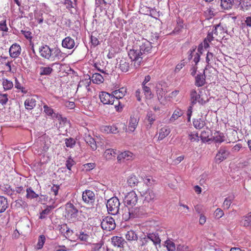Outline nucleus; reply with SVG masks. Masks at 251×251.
<instances>
[{"mask_svg":"<svg viewBox=\"0 0 251 251\" xmlns=\"http://www.w3.org/2000/svg\"><path fill=\"white\" fill-rule=\"evenodd\" d=\"M40 55L45 59L50 61L59 60L64 57V53L58 48L51 49L48 45H44L39 49Z\"/></svg>","mask_w":251,"mask_h":251,"instance_id":"nucleus-1","label":"nucleus"},{"mask_svg":"<svg viewBox=\"0 0 251 251\" xmlns=\"http://www.w3.org/2000/svg\"><path fill=\"white\" fill-rule=\"evenodd\" d=\"M144 52H142L137 47H134L133 49L128 51V55L130 59V61L133 64L135 68H139L143 62L144 56Z\"/></svg>","mask_w":251,"mask_h":251,"instance_id":"nucleus-2","label":"nucleus"},{"mask_svg":"<svg viewBox=\"0 0 251 251\" xmlns=\"http://www.w3.org/2000/svg\"><path fill=\"white\" fill-rule=\"evenodd\" d=\"M158 36H155L153 39H152V42H150L148 40L141 38V39L136 41L137 47H138L142 52H144V54L148 53L151 52L153 45H158L157 40Z\"/></svg>","mask_w":251,"mask_h":251,"instance_id":"nucleus-3","label":"nucleus"},{"mask_svg":"<svg viewBox=\"0 0 251 251\" xmlns=\"http://www.w3.org/2000/svg\"><path fill=\"white\" fill-rule=\"evenodd\" d=\"M127 89L125 87H122L118 90L113 91L112 94L115 98V104L114 107L117 112H121L124 108V105L119 100L122 99L126 94Z\"/></svg>","mask_w":251,"mask_h":251,"instance_id":"nucleus-4","label":"nucleus"},{"mask_svg":"<svg viewBox=\"0 0 251 251\" xmlns=\"http://www.w3.org/2000/svg\"><path fill=\"white\" fill-rule=\"evenodd\" d=\"M123 218L127 220L140 215L139 208L133 205H125L122 208Z\"/></svg>","mask_w":251,"mask_h":251,"instance_id":"nucleus-5","label":"nucleus"},{"mask_svg":"<svg viewBox=\"0 0 251 251\" xmlns=\"http://www.w3.org/2000/svg\"><path fill=\"white\" fill-rule=\"evenodd\" d=\"M99 98L100 102L104 105H114L115 104V98L112 94H111L106 92H100L99 94Z\"/></svg>","mask_w":251,"mask_h":251,"instance_id":"nucleus-6","label":"nucleus"},{"mask_svg":"<svg viewBox=\"0 0 251 251\" xmlns=\"http://www.w3.org/2000/svg\"><path fill=\"white\" fill-rule=\"evenodd\" d=\"M230 155V152L227 149L226 147H221L218 150L216 156L215 161L216 163H219L223 161L226 159Z\"/></svg>","mask_w":251,"mask_h":251,"instance_id":"nucleus-7","label":"nucleus"},{"mask_svg":"<svg viewBox=\"0 0 251 251\" xmlns=\"http://www.w3.org/2000/svg\"><path fill=\"white\" fill-rule=\"evenodd\" d=\"M101 228L107 231H111L115 228L116 224L115 220L111 217H106L102 219L101 222Z\"/></svg>","mask_w":251,"mask_h":251,"instance_id":"nucleus-8","label":"nucleus"},{"mask_svg":"<svg viewBox=\"0 0 251 251\" xmlns=\"http://www.w3.org/2000/svg\"><path fill=\"white\" fill-rule=\"evenodd\" d=\"M190 100L191 105H194L197 102L203 104L206 100L201 97L200 94L197 93L195 89H192L190 92Z\"/></svg>","mask_w":251,"mask_h":251,"instance_id":"nucleus-9","label":"nucleus"},{"mask_svg":"<svg viewBox=\"0 0 251 251\" xmlns=\"http://www.w3.org/2000/svg\"><path fill=\"white\" fill-rule=\"evenodd\" d=\"M91 83V77L88 76V78L82 79L79 82L76 93H78L82 91L89 92L91 91L90 85Z\"/></svg>","mask_w":251,"mask_h":251,"instance_id":"nucleus-10","label":"nucleus"},{"mask_svg":"<svg viewBox=\"0 0 251 251\" xmlns=\"http://www.w3.org/2000/svg\"><path fill=\"white\" fill-rule=\"evenodd\" d=\"M135 155L129 151H125L120 153L118 155L117 159L118 162L120 163L124 162L126 161H131L134 159Z\"/></svg>","mask_w":251,"mask_h":251,"instance_id":"nucleus-11","label":"nucleus"},{"mask_svg":"<svg viewBox=\"0 0 251 251\" xmlns=\"http://www.w3.org/2000/svg\"><path fill=\"white\" fill-rule=\"evenodd\" d=\"M240 225L246 229H251V212L241 217Z\"/></svg>","mask_w":251,"mask_h":251,"instance_id":"nucleus-12","label":"nucleus"},{"mask_svg":"<svg viewBox=\"0 0 251 251\" xmlns=\"http://www.w3.org/2000/svg\"><path fill=\"white\" fill-rule=\"evenodd\" d=\"M138 201L137 195L134 191H131L128 193L125 198V202L126 204H136L138 202Z\"/></svg>","mask_w":251,"mask_h":251,"instance_id":"nucleus-13","label":"nucleus"},{"mask_svg":"<svg viewBox=\"0 0 251 251\" xmlns=\"http://www.w3.org/2000/svg\"><path fill=\"white\" fill-rule=\"evenodd\" d=\"M21 52V48L19 45L17 43L13 44L9 50L10 56L13 58L18 57Z\"/></svg>","mask_w":251,"mask_h":251,"instance_id":"nucleus-14","label":"nucleus"},{"mask_svg":"<svg viewBox=\"0 0 251 251\" xmlns=\"http://www.w3.org/2000/svg\"><path fill=\"white\" fill-rule=\"evenodd\" d=\"M82 197L83 201L86 203H92L95 201V194L91 190H86L83 192Z\"/></svg>","mask_w":251,"mask_h":251,"instance_id":"nucleus-15","label":"nucleus"},{"mask_svg":"<svg viewBox=\"0 0 251 251\" xmlns=\"http://www.w3.org/2000/svg\"><path fill=\"white\" fill-rule=\"evenodd\" d=\"M61 45L63 48L70 50L75 47V43L73 38L67 36L62 40Z\"/></svg>","mask_w":251,"mask_h":251,"instance_id":"nucleus-16","label":"nucleus"},{"mask_svg":"<svg viewBox=\"0 0 251 251\" xmlns=\"http://www.w3.org/2000/svg\"><path fill=\"white\" fill-rule=\"evenodd\" d=\"M139 119L135 116H131L129 121L128 130L130 132H134L137 127Z\"/></svg>","mask_w":251,"mask_h":251,"instance_id":"nucleus-17","label":"nucleus"},{"mask_svg":"<svg viewBox=\"0 0 251 251\" xmlns=\"http://www.w3.org/2000/svg\"><path fill=\"white\" fill-rule=\"evenodd\" d=\"M207 76V70L204 71V74L198 75L195 77V84L197 87H201L205 84V78Z\"/></svg>","mask_w":251,"mask_h":251,"instance_id":"nucleus-18","label":"nucleus"},{"mask_svg":"<svg viewBox=\"0 0 251 251\" xmlns=\"http://www.w3.org/2000/svg\"><path fill=\"white\" fill-rule=\"evenodd\" d=\"M213 35V34L212 32L208 33L207 37L205 38L203 43L199 45L198 47L199 51H201L202 47H204L205 49H207L210 47L209 43L213 41L214 38Z\"/></svg>","mask_w":251,"mask_h":251,"instance_id":"nucleus-19","label":"nucleus"},{"mask_svg":"<svg viewBox=\"0 0 251 251\" xmlns=\"http://www.w3.org/2000/svg\"><path fill=\"white\" fill-rule=\"evenodd\" d=\"M131 65L130 64V61L126 58H122L120 61L119 68L123 72H128Z\"/></svg>","mask_w":251,"mask_h":251,"instance_id":"nucleus-20","label":"nucleus"},{"mask_svg":"<svg viewBox=\"0 0 251 251\" xmlns=\"http://www.w3.org/2000/svg\"><path fill=\"white\" fill-rule=\"evenodd\" d=\"M116 155V150L113 149H106L103 153V156L106 160L114 159Z\"/></svg>","mask_w":251,"mask_h":251,"instance_id":"nucleus-21","label":"nucleus"},{"mask_svg":"<svg viewBox=\"0 0 251 251\" xmlns=\"http://www.w3.org/2000/svg\"><path fill=\"white\" fill-rule=\"evenodd\" d=\"M111 242L114 246L122 248L124 247L126 241L122 237L116 236L111 238Z\"/></svg>","mask_w":251,"mask_h":251,"instance_id":"nucleus-22","label":"nucleus"},{"mask_svg":"<svg viewBox=\"0 0 251 251\" xmlns=\"http://www.w3.org/2000/svg\"><path fill=\"white\" fill-rule=\"evenodd\" d=\"M101 130L106 134H116L119 132L118 128L115 125L102 126L101 127Z\"/></svg>","mask_w":251,"mask_h":251,"instance_id":"nucleus-23","label":"nucleus"},{"mask_svg":"<svg viewBox=\"0 0 251 251\" xmlns=\"http://www.w3.org/2000/svg\"><path fill=\"white\" fill-rule=\"evenodd\" d=\"M170 132L171 130L168 126H165L161 128L159 131L158 140H162L170 133Z\"/></svg>","mask_w":251,"mask_h":251,"instance_id":"nucleus-24","label":"nucleus"},{"mask_svg":"<svg viewBox=\"0 0 251 251\" xmlns=\"http://www.w3.org/2000/svg\"><path fill=\"white\" fill-rule=\"evenodd\" d=\"M151 85H142V90L145 97L147 99H151L153 97V94L151 90Z\"/></svg>","mask_w":251,"mask_h":251,"instance_id":"nucleus-25","label":"nucleus"},{"mask_svg":"<svg viewBox=\"0 0 251 251\" xmlns=\"http://www.w3.org/2000/svg\"><path fill=\"white\" fill-rule=\"evenodd\" d=\"M127 182L129 186L134 187L138 185L139 181L138 177L135 175H131L127 179Z\"/></svg>","mask_w":251,"mask_h":251,"instance_id":"nucleus-26","label":"nucleus"},{"mask_svg":"<svg viewBox=\"0 0 251 251\" xmlns=\"http://www.w3.org/2000/svg\"><path fill=\"white\" fill-rule=\"evenodd\" d=\"M184 112L182 110L177 107L174 111L172 116L170 118V121L171 122H174L179 117L182 116Z\"/></svg>","mask_w":251,"mask_h":251,"instance_id":"nucleus-27","label":"nucleus"},{"mask_svg":"<svg viewBox=\"0 0 251 251\" xmlns=\"http://www.w3.org/2000/svg\"><path fill=\"white\" fill-rule=\"evenodd\" d=\"M155 198V194L151 190H148L145 194V199L144 203H150Z\"/></svg>","mask_w":251,"mask_h":251,"instance_id":"nucleus-28","label":"nucleus"},{"mask_svg":"<svg viewBox=\"0 0 251 251\" xmlns=\"http://www.w3.org/2000/svg\"><path fill=\"white\" fill-rule=\"evenodd\" d=\"M36 105V100L33 98H29L25 101V106L26 109H32Z\"/></svg>","mask_w":251,"mask_h":251,"instance_id":"nucleus-29","label":"nucleus"},{"mask_svg":"<svg viewBox=\"0 0 251 251\" xmlns=\"http://www.w3.org/2000/svg\"><path fill=\"white\" fill-rule=\"evenodd\" d=\"M91 80L94 83L100 84L104 81V78L100 74L95 73L91 77Z\"/></svg>","mask_w":251,"mask_h":251,"instance_id":"nucleus-30","label":"nucleus"},{"mask_svg":"<svg viewBox=\"0 0 251 251\" xmlns=\"http://www.w3.org/2000/svg\"><path fill=\"white\" fill-rule=\"evenodd\" d=\"M195 49L196 48L193 50H189V52L190 53V54L189 55L188 59L189 60L191 59L194 56V58L193 59V61L195 62V65H196L200 61L201 55L199 53L195 52Z\"/></svg>","mask_w":251,"mask_h":251,"instance_id":"nucleus-31","label":"nucleus"},{"mask_svg":"<svg viewBox=\"0 0 251 251\" xmlns=\"http://www.w3.org/2000/svg\"><path fill=\"white\" fill-rule=\"evenodd\" d=\"M149 241H152L154 245H156L159 244L161 242V240L159 237L158 234L151 233L147 234Z\"/></svg>","mask_w":251,"mask_h":251,"instance_id":"nucleus-32","label":"nucleus"},{"mask_svg":"<svg viewBox=\"0 0 251 251\" xmlns=\"http://www.w3.org/2000/svg\"><path fill=\"white\" fill-rule=\"evenodd\" d=\"M120 205H106L109 214L115 215L119 213Z\"/></svg>","mask_w":251,"mask_h":251,"instance_id":"nucleus-33","label":"nucleus"},{"mask_svg":"<svg viewBox=\"0 0 251 251\" xmlns=\"http://www.w3.org/2000/svg\"><path fill=\"white\" fill-rule=\"evenodd\" d=\"M213 140L216 143H221L225 140V136L223 133L218 131L214 133Z\"/></svg>","mask_w":251,"mask_h":251,"instance_id":"nucleus-34","label":"nucleus"},{"mask_svg":"<svg viewBox=\"0 0 251 251\" xmlns=\"http://www.w3.org/2000/svg\"><path fill=\"white\" fill-rule=\"evenodd\" d=\"M126 238L128 241H137L138 236L135 231L130 230L127 232L126 234Z\"/></svg>","mask_w":251,"mask_h":251,"instance_id":"nucleus-35","label":"nucleus"},{"mask_svg":"<svg viewBox=\"0 0 251 251\" xmlns=\"http://www.w3.org/2000/svg\"><path fill=\"white\" fill-rule=\"evenodd\" d=\"M223 31L224 28L220 24H219L214 26V29L213 30L212 32H213V34H214L215 36L221 38L223 34Z\"/></svg>","mask_w":251,"mask_h":251,"instance_id":"nucleus-36","label":"nucleus"},{"mask_svg":"<svg viewBox=\"0 0 251 251\" xmlns=\"http://www.w3.org/2000/svg\"><path fill=\"white\" fill-rule=\"evenodd\" d=\"M2 84L4 90H9L11 89L13 87V82L8 80L7 78H3Z\"/></svg>","mask_w":251,"mask_h":251,"instance_id":"nucleus-37","label":"nucleus"},{"mask_svg":"<svg viewBox=\"0 0 251 251\" xmlns=\"http://www.w3.org/2000/svg\"><path fill=\"white\" fill-rule=\"evenodd\" d=\"M146 119L148 122V124L147 125V128H150L155 121V115L151 112H149L147 113Z\"/></svg>","mask_w":251,"mask_h":251,"instance_id":"nucleus-38","label":"nucleus"},{"mask_svg":"<svg viewBox=\"0 0 251 251\" xmlns=\"http://www.w3.org/2000/svg\"><path fill=\"white\" fill-rule=\"evenodd\" d=\"M233 3L231 0H221V6L223 9L228 10L231 8Z\"/></svg>","mask_w":251,"mask_h":251,"instance_id":"nucleus-39","label":"nucleus"},{"mask_svg":"<svg viewBox=\"0 0 251 251\" xmlns=\"http://www.w3.org/2000/svg\"><path fill=\"white\" fill-rule=\"evenodd\" d=\"M40 75H50L53 71L51 67H41L40 69Z\"/></svg>","mask_w":251,"mask_h":251,"instance_id":"nucleus-40","label":"nucleus"},{"mask_svg":"<svg viewBox=\"0 0 251 251\" xmlns=\"http://www.w3.org/2000/svg\"><path fill=\"white\" fill-rule=\"evenodd\" d=\"M194 126L197 129H201L205 125V121L201 119H195L193 121Z\"/></svg>","mask_w":251,"mask_h":251,"instance_id":"nucleus-41","label":"nucleus"},{"mask_svg":"<svg viewBox=\"0 0 251 251\" xmlns=\"http://www.w3.org/2000/svg\"><path fill=\"white\" fill-rule=\"evenodd\" d=\"M55 207L53 205H50L49 206H48L46 209L43 210L41 213H40V219H43L46 218V215H48L50 213V210L53 208H54Z\"/></svg>","mask_w":251,"mask_h":251,"instance_id":"nucleus-42","label":"nucleus"},{"mask_svg":"<svg viewBox=\"0 0 251 251\" xmlns=\"http://www.w3.org/2000/svg\"><path fill=\"white\" fill-rule=\"evenodd\" d=\"M26 192V197L27 199H32L38 197V195L36 194L31 187L27 188Z\"/></svg>","mask_w":251,"mask_h":251,"instance_id":"nucleus-43","label":"nucleus"},{"mask_svg":"<svg viewBox=\"0 0 251 251\" xmlns=\"http://www.w3.org/2000/svg\"><path fill=\"white\" fill-rule=\"evenodd\" d=\"M43 11L41 10L35 11L34 13L35 19L39 24H42L43 22Z\"/></svg>","mask_w":251,"mask_h":251,"instance_id":"nucleus-44","label":"nucleus"},{"mask_svg":"<svg viewBox=\"0 0 251 251\" xmlns=\"http://www.w3.org/2000/svg\"><path fill=\"white\" fill-rule=\"evenodd\" d=\"M210 132L209 130H203L200 135V138L203 142H207L209 140Z\"/></svg>","mask_w":251,"mask_h":251,"instance_id":"nucleus-45","label":"nucleus"},{"mask_svg":"<svg viewBox=\"0 0 251 251\" xmlns=\"http://www.w3.org/2000/svg\"><path fill=\"white\" fill-rule=\"evenodd\" d=\"M189 139L191 142H198L199 141V136L198 132H191L188 135Z\"/></svg>","mask_w":251,"mask_h":251,"instance_id":"nucleus-46","label":"nucleus"},{"mask_svg":"<svg viewBox=\"0 0 251 251\" xmlns=\"http://www.w3.org/2000/svg\"><path fill=\"white\" fill-rule=\"evenodd\" d=\"M69 212L71 214L72 217H76L78 213V209L75 208L74 205H69Z\"/></svg>","mask_w":251,"mask_h":251,"instance_id":"nucleus-47","label":"nucleus"},{"mask_svg":"<svg viewBox=\"0 0 251 251\" xmlns=\"http://www.w3.org/2000/svg\"><path fill=\"white\" fill-rule=\"evenodd\" d=\"M45 240L46 237L44 235H41L39 236L37 244V248L38 249H41L43 248V245L45 242Z\"/></svg>","mask_w":251,"mask_h":251,"instance_id":"nucleus-48","label":"nucleus"},{"mask_svg":"<svg viewBox=\"0 0 251 251\" xmlns=\"http://www.w3.org/2000/svg\"><path fill=\"white\" fill-rule=\"evenodd\" d=\"M65 141L66 146L71 148H73L76 143L75 140L72 138H66Z\"/></svg>","mask_w":251,"mask_h":251,"instance_id":"nucleus-49","label":"nucleus"},{"mask_svg":"<svg viewBox=\"0 0 251 251\" xmlns=\"http://www.w3.org/2000/svg\"><path fill=\"white\" fill-rule=\"evenodd\" d=\"M165 244L168 251H175L176 250L175 244L172 241L167 240Z\"/></svg>","mask_w":251,"mask_h":251,"instance_id":"nucleus-50","label":"nucleus"},{"mask_svg":"<svg viewBox=\"0 0 251 251\" xmlns=\"http://www.w3.org/2000/svg\"><path fill=\"white\" fill-rule=\"evenodd\" d=\"M15 86L16 89L21 91L23 93L25 94L27 93V91L25 90V88L19 82L17 78L15 79Z\"/></svg>","mask_w":251,"mask_h":251,"instance_id":"nucleus-51","label":"nucleus"},{"mask_svg":"<svg viewBox=\"0 0 251 251\" xmlns=\"http://www.w3.org/2000/svg\"><path fill=\"white\" fill-rule=\"evenodd\" d=\"M44 112L49 116H52L54 114L53 110L51 107L48 106L47 104L43 106Z\"/></svg>","mask_w":251,"mask_h":251,"instance_id":"nucleus-52","label":"nucleus"},{"mask_svg":"<svg viewBox=\"0 0 251 251\" xmlns=\"http://www.w3.org/2000/svg\"><path fill=\"white\" fill-rule=\"evenodd\" d=\"M214 59V54L213 53L208 51L206 56V62L207 65H209L211 63V61Z\"/></svg>","mask_w":251,"mask_h":251,"instance_id":"nucleus-53","label":"nucleus"},{"mask_svg":"<svg viewBox=\"0 0 251 251\" xmlns=\"http://www.w3.org/2000/svg\"><path fill=\"white\" fill-rule=\"evenodd\" d=\"M7 95L6 94L0 95V103L2 104H5L8 101Z\"/></svg>","mask_w":251,"mask_h":251,"instance_id":"nucleus-54","label":"nucleus"},{"mask_svg":"<svg viewBox=\"0 0 251 251\" xmlns=\"http://www.w3.org/2000/svg\"><path fill=\"white\" fill-rule=\"evenodd\" d=\"M87 143L93 150L95 151L97 149V146L96 142L94 139L90 138L89 140L87 141Z\"/></svg>","mask_w":251,"mask_h":251,"instance_id":"nucleus-55","label":"nucleus"},{"mask_svg":"<svg viewBox=\"0 0 251 251\" xmlns=\"http://www.w3.org/2000/svg\"><path fill=\"white\" fill-rule=\"evenodd\" d=\"M84 169L87 171H89L96 167V164L94 163H86L83 165Z\"/></svg>","mask_w":251,"mask_h":251,"instance_id":"nucleus-56","label":"nucleus"},{"mask_svg":"<svg viewBox=\"0 0 251 251\" xmlns=\"http://www.w3.org/2000/svg\"><path fill=\"white\" fill-rule=\"evenodd\" d=\"M120 204L119 199L116 197H113L108 199L107 201V204Z\"/></svg>","mask_w":251,"mask_h":251,"instance_id":"nucleus-57","label":"nucleus"},{"mask_svg":"<svg viewBox=\"0 0 251 251\" xmlns=\"http://www.w3.org/2000/svg\"><path fill=\"white\" fill-rule=\"evenodd\" d=\"M214 216L217 219L221 218L224 215V213L222 210L221 209L217 208L214 212Z\"/></svg>","mask_w":251,"mask_h":251,"instance_id":"nucleus-58","label":"nucleus"},{"mask_svg":"<svg viewBox=\"0 0 251 251\" xmlns=\"http://www.w3.org/2000/svg\"><path fill=\"white\" fill-rule=\"evenodd\" d=\"M142 91L140 89H138L137 90H136L135 93V95L137 99V100L138 101H141L142 100Z\"/></svg>","mask_w":251,"mask_h":251,"instance_id":"nucleus-59","label":"nucleus"},{"mask_svg":"<svg viewBox=\"0 0 251 251\" xmlns=\"http://www.w3.org/2000/svg\"><path fill=\"white\" fill-rule=\"evenodd\" d=\"M89 238V235L83 232H81L79 235V238L81 241H86Z\"/></svg>","mask_w":251,"mask_h":251,"instance_id":"nucleus-60","label":"nucleus"},{"mask_svg":"<svg viewBox=\"0 0 251 251\" xmlns=\"http://www.w3.org/2000/svg\"><path fill=\"white\" fill-rule=\"evenodd\" d=\"M65 105L70 109H73L75 107V103L74 101H66Z\"/></svg>","mask_w":251,"mask_h":251,"instance_id":"nucleus-61","label":"nucleus"},{"mask_svg":"<svg viewBox=\"0 0 251 251\" xmlns=\"http://www.w3.org/2000/svg\"><path fill=\"white\" fill-rule=\"evenodd\" d=\"M140 245L141 246H146L149 242V239L148 237H140L139 239Z\"/></svg>","mask_w":251,"mask_h":251,"instance_id":"nucleus-62","label":"nucleus"},{"mask_svg":"<svg viewBox=\"0 0 251 251\" xmlns=\"http://www.w3.org/2000/svg\"><path fill=\"white\" fill-rule=\"evenodd\" d=\"M0 30L3 31H7L8 28L6 24V21L0 22Z\"/></svg>","mask_w":251,"mask_h":251,"instance_id":"nucleus-63","label":"nucleus"},{"mask_svg":"<svg viewBox=\"0 0 251 251\" xmlns=\"http://www.w3.org/2000/svg\"><path fill=\"white\" fill-rule=\"evenodd\" d=\"M179 93V91L177 90H175V91L172 92L169 95L168 97L172 99H175L176 96Z\"/></svg>","mask_w":251,"mask_h":251,"instance_id":"nucleus-64","label":"nucleus"}]
</instances>
